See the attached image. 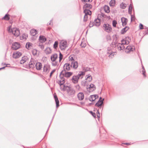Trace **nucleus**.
<instances>
[{"label":"nucleus","instance_id":"obj_39","mask_svg":"<svg viewBox=\"0 0 148 148\" xmlns=\"http://www.w3.org/2000/svg\"><path fill=\"white\" fill-rule=\"evenodd\" d=\"M37 52L38 51L37 50L35 49H33L32 51V53L34 55H36L37 53Z\"/></svg>","mask_w":148,"mask_h":148},{"label":"nucleus","instance_id":"obj_28","mask_svg":"<svg viewBox=\"0 0 148 148\" xmlns=\"http://www.w3.org/2000/svg\"><path fill=\"white\" fill-rule=\"evenodd\" d=\"M129 29L128 27L126 26L124 28H123L121 30V33L122 34H124Z\"/></svg>","mask_w":148,"mask_h":148},{"label":"nucleus","instance_id":"obj_2","mask_svg":"<svg viewBox=\"0 0 148 148\" xmlns=\"http://www.w3.org/2000/svg\"><path fill=\"white\" fill-rule=\"evenodd\" d=\"M58 55L56 53H54L51 55V64L53 66H56L58 65V62L57 61L58 59Z\"/></svg>","mask_w":148,"mask_h":148},{"label":"nucleus","instance_id":"obj_54","mask_svg":"<svg viewBox=\"0 0 148 148\" xmlns=\"http://www.w3.org/2000/svg\"><path fill=\"white\" fill-rule=\"evenodd\" d=\"M94 25H95L94 23V22H90L89 25V26L90 27H92Z\"/></svg>","mask_w":148,"mask_h":148},{"label":"nucleus","instance_id":"obj_45","mask_svg":"<svg viewBox=\"0 0 148 148\" xmlns=\"http://www.w3.org/2000/svg\"><path fill=\"white\" fill-rule=\"evenodd\" d=\"M28 36L27 34H24L23 35V38L24 39H26Z\"/></svg>","mask_w":148,"mask_h":148},{"label":"nucleus","instance_id":"obj_30","mask_svg":"<svg viewBox=\"0 0 148 148\" xmlns=\"http://www.w3.org/2000/svg\"><path fill=\"white\" fill-rule=\"evenodd\" d=\"M45 52L47 54H49L51 53V51L50 48L47 47L46 49Z\"/></svg>","mask_w":148,"mask_h":148},{"label":"nucleus","instance_id":"obj_63","mask_svg":"<svg viewBox=\"0 0 148 148\" xmlns=\"http://www.w3.org/2000/svg\"><path fill=\"white\" fill-rule=\"evenodd\" d=\"M105 16V15L104 14H102V16H103V17H104V16Z\"/></svg>","mask_w":148,"mask_h":148},{"label":"nucleus","instance_id":"obj_19","mask_svg":"<svg viewBox=\"0 0 148 148\" xmlns=\"http://www.w3.org/2000/svg\"><path fill=\"white\" fill-rule=\"evenodd\" d=\"M121 20L122 22V25L123 26H124L126 25L128 22L127 19L126 18L123 17L121 18Z\"/></svg>","mask_w":148,"mask_h":148},{"label":"nucleus","instance_id":"obj_33","mask_svg":"<svg viewBox=\"0 0 148 148\" xmlns=\"http://www.w3.org/2000/svg\"><path fill=\"white\" fill-rule=\"evenodd\" d=\"M64 77H65L64 74V71H62L60 73V79H64L65 80V79L64 78Z\"/></svg>","mask_w":148,"mask_h":148},{"label":"nucleus","instance_id":"obj_25","mask_svg":"<svg viewBox=\"0 0 148 148\" xmlns=\"http://www.w3.org/2000/svg\"><path fill=\"white\" fill-rule=\"evenodd\" d=\"M37 33V31L36 29H32L30 32L31 35L33 36H35Z\"/></svg>","mask_w":148,"mask_h":148},{"label":"nucleus","instance_id":"obj_7","mask_svg":"<svg viewBox=\"0 0 148 148\" xmlns=\"http://www.w3.org/2000/svg\"><path fill=\"white\" fill-rule=\"evenodd\" d=\"M126 48L125 49V52L128 53L130 51H133L135 49V47L134 46H128L126 47Z\"/></svg>","mask_w":148,"mask_h":148},{"label":"nucleus","instance_id":"obj_4","mask_svg":"<svg viewBox=\"0 0 148 148\" xmlns=\"http://www.w3.org/2000/svg\"><path fill=\"white\" fill-rule=\"evenodd\" d=\"M59 46L62 50H64L67 47V42L66 41H62L60 42Z\"/></svg>","mask_w":148,"mask_h":148},{"label":"nucleus","instance_id":"obj_34","mask_svg":"<svg viewBox=\"0 0 148 148\" xmlns=\"http://www.w3.org/2000/svg\"><path fill=\"white\" fill-rule=\"evenodd\" d=\"M74 55H70L69 58V61H71V62L75 61V60H74Z\"/></svg>","mask_w":148,"mask_h":148},{"label":"nucleus","instance_id":"obj_48","mask_svg":"<svg viewBox=\"0 0 148 148\" xmlns=\"http://www.w3.org/2000/svg\"><path fill=\"white\" fill-rule=\"evenodd\" d=\"M88 15L85 14L84 17V21L85 22L87 20Z\"/></svg>","mask_w":148,"mask_h":148},{"label":"nucleus","instance_id":"obj_21","mask_svg":"<svg viewBox=\"0 0 148 148\" xmlns=\"http://www.w3.org/2000/svg\"><path fill=\"white\" fill-rule=\"evenodd\" d=\"M77 97L79 100H82L84 98V94L82 92H79L77 95Z\"/></svg>","mask_w":148,"mask_h":148},{"label":"nucleus","instance_id":"obj_40","mask_svg":"<svg viewBox=\"0 0 148 148\" xmlns=\"http://www.w3.org/2000/svg\"><path fill=\"white\" fill-rule=\"evenodd\" d=\"M112 26L113 27H116V25L117 24V22L116 21L113 20L112 21Z\"/></svg>","mask_w":148,"mask_h":148},{"label":"nucleus","instance_id":"obj_37","mask_svg":"<svg viewBox=\"0 0 148 148\" xmlns=\"http://www.w3.org/2000/svg\"><path fill=\"white\" fill-rule=\"evenodd\" d=\"M140 73H142L143 75L145 77H146L145 73L146 72L145 71L144 68H143L142 69V71H140Z\"/></svg>","mask_w":148,"mask_h":148},{"label":"nucleus","instance_id":"obj_14","mask_svg":"<svg viewBox=\"0 0 148 148\" xmlns=\"http://www.w3.org/2000/svg\"><path fill=\"white\" fill-rule=\"evenodd\" d=\"M98 97L97 95H90L89 97V100L90 101H95L97 98Z\"/></svg>","mask_w":148,"mask_h":148},{"label":"nucleus","instance_id":"obj_61","mask_svg":"<svg viewBox=\"0 0 148 148\" xmlns=\"http://www.w3.org/2000/svg\"><path fill=\"white\" fill-rule=\"evenodd\" d=\"M52 21V20H51L50 21V22L49 23H47V25H51V21Z\"/></svg>","mask_w":148,"mask_h":148},{"label":"nucleus","instance_id":"obj_13","mask_svg":"<svg viewBox=\"0 0 148 148\" xmlns=\"http://www.w3.org/2000/svg\"><path fill=\"white\" fill-rule=\"evenodd\" d=\"M68 93L71 96H73L75 93V91L72 88H69L67 90Z\"/></svg>","mask_w":148,"mask_h":148},{"label":"nucleus","instance_id":"obj_32","mask_svg":"<svg viewBox=\"0 0 148 148\" xmlns=\"http://www.w3.org/2000/svg\"><path fill=\"white\" fill-rule=\"evenodd\" d=\"M129 42L125 39H123L121 41V44L122 45H124L125 46H126V45L128 44Z\"/></svg>","mask_w":148,"mask_h":148},{"label":"nucleus","instance_id":"obj_18","mask_svg":"<svg viewBox=\"0 0 148 148\" xmlns=\"http://www.w3.org/2000/svg\"><path fill=\"white\" fill-rule=\"evenodd\" d=\"M28 60V58L26 56H24L22 58L21 60L20 61V63L21 64H23Z\"/></svg>","mask_w":148,"mask_h":148},{"label":"nucleus","instance_id":"obj_24","mask_svg":"<svg viewBox=\"0 0 148 148\" xmlns=\"http://www.w3.org/2000/svg\"><path fill=\"white\" fill-rule=\"evenodd\" d=\"M84 12L85 14L87 15H90L92 14L91 11L88 9H84Z\"/></svg>","mask_w":148,"mask_h":148},{"label":"nucleus","instance_id":"obj_1","mask_svg":"<svg viewBox=\"0 0 148 148\" xmlns=\"http://www.w3.org/2000/svg\"><path fill=\"white\" fill-rule=\"evenodd\" d=\"M85 74L84 72L81 71L77 75L73 76L71 79L72 82L74 84L77 83L78 79H82Z\"/></svg>","mask_w":148,"mask_h":148},{"label":"nucleus","instance_id":"obj_46","mask_svg":"<svg viewBox=\"0 0 148 148\" xmlns=\"http://www.w3.org/2000/svg\"><path fill=\"white\" fill-rule=\"evenodd\" d=\"M115 46H117V47L119 48V49L120 50V43H119L117 45V43L116 42V43L115 42Z\"/></svg>","mask_w":148,"mask_h":148},{"label":"nucleus","instance_id":"obj_3","mask_svg":"<svg viewBox=\"0 0 148 148\" xmlns=\"http://www.w3.org/2000/svg\"><path fill=\"white\" fill-rule=\"evenodd\" d=\"M103 29L106 32L110 33L112 30L111 26L108 24H104L103 26Z\"/></svg>","mask_w":148,"mask_h":148},{"label":"nucleus","instance_id":"obj_31","mask_svg":"<svg viewBox=\"0 0 148 148\" xmlns=\"http://www.w3.org/2000/svg\"><path fill=\"white\" fill-rule=\"evenodd\" d=\"M103 103V102H100L97 101L95 104V106L99 107V108L101 109Z\"/></svg>","mask_w":148,"mask_h":148},{"label":"nucleus","instance_id":"obj_50","mask_svg":"<svg viewBox=\"0 0 148 148\" xmlns=\"http://www.w3.org/2000/svg\"><path fill=\"white\" fill-rule=\"evenodd\" d=\"M139 27L140 29H143V25L142 24L140 23L139 25Z\"/></svg>","mask_w":148,"mask_h":148},{"label":"nucleus","instance_id":"obj_53","mask_svg":"<svg viewBox=\"0 0 148 148\" xmlns=\"http://www.w3.org/2000/svg\"><path fill=\"white\" fill-rule=\"evenodd\" d=\"M56 69H54L52 70V71L51 72L50 75V77H51L52 74L55 71Z\"/></svg>","mask_w":148,"mask_h":148},{"label":"nucleus","instance_id":"obj_52","mask_svg":"<svg viewBox=\"0 0 148 148\" xmlns=\"http://www.w3.org/2000/svg\"><path fill=\"white\" fill-rule=\"evenodd\" d=\"M126 46H125L124 45L121 44V50H123L124 49Z\"/></svg>","mask_w":148,"mask_h":148},{"label":"nucleus","instance_id":"obj_27","mask_svg":"<svg viewBox=\"0 0 148 148\" xmlns=\"http://www.w3.org/2000/svg\"><path fill=\"white\" fill-rule=\"evenodd\" d=\"M54 99H55L56 104V106L57 108L59 106V101H58V98L56 95H54Z\"/></svg>","mask_w":148,"mask_h":148},{"label":"nucleus","instance_id":"obj_42","mask_svg":"<svg viewBox=\"0 0 148 148\" xmlns=\"http://www.w3.org/2000/svg\"><path fill=\"white\" fill-rule=\"evenodd\" d=\"M31 44L30 42H27L26 43V47L27 49H29V47H30V46H31Z\"/></svg>","mask_w":148,"mask_h":148},{"label":"nucleus","instance_id":"obj_58","mask_svg":"<svg viewBox=\"0 0 148 148\" xmlns=\"http://www.w3.org/2000/svg\"><path fill=\"white\" fill-rule=\"evenodd\" d=\"M80 45L82 47H85L86 46V44L85 43L83 44L82 42V44Z\"/></svg>","mask_w":148,"mask_h":148},{"label":"nucleus","instance_id":"obj_6","mask_svg":"<svg viewBox=\"0 0 148 148\" xmlns=\"http://www.w3.org/2000/svg\"><path fill=\"white\" fill-rule=\"evenodd\" d=\"M36 62L37 61L35 60L32 58L29 63V67L32 69L34 68L35 66Z\"/></svg>","mask_w":148,"mask_h":148},{"label":"nucleus","instance_id":"obj_57","mask_svg":"<svg viewBox=\"0 0 148 148\" xmlns=\"http://www.w3.org/2000/svg\"><path fill=\"white\" fill-rule=\"evenodd\" d=\"M104 100V99H102L101 97H100L99 98V100H98V101L99 102H102L103 103V101Z\"/></svg>","mask_w":148,"mask_h":148},{"label":"nucleus","instance_id":"obj_55","mask_svg":"<svg viewBox=\"0 0 148 148\" xmlns=\"http://www.w3.org/2000/svg\"><path fill=\"white\" fill-rule=\"evenodd\" d=\"M82 1L83 2L86 3L87 2H91L92 1V0H82Z\"/></svg>","mask_w":148,"mask_h":148},{"label":"nucleus","instance_id":"obj_60","mask_svg":"<svg viewBox=\"0 0 148 148\" xmlns=\"http://www.w3.org/2000/svg\"><path fill=\"white\" fill-rule=\"evenodd\" d=\"M123 144L128 145H130L131 144L130 143H123Z\"/></svg>","mask_w":148,"mask_h":148},{"label":"nucleus","instance_id":"obj_8","mask_svg":"<svg viewBox=\"0 0 148 148\" xmlns=\"http://www.w3.org/2000/svg\"><path fill=\"white\" fill-rule=\"evenodd\" d=\"M20 47V44L18 42H14L11 47L12 49L14 50H16Z\"/></svg>","mask_w":148,"mask_h":148},{"label":"nucleus","instance_id":"obj_59","mask_svg":"<svg viewBox=\"0 0 148 148\" xmlns=\"http://www.w3.org/2000/svg\"><path fill=\"white\" fill-rule=\"evenodd\" d=\"M99 109L97 111V116L99 118L100 117V114H99Z\"/></svg>","mask_w":148,"mask_h":148},{"label":"nucleus","instance_id":"obj_64","mask_svg":"<svg viewBox=\"0 0 148 148\" xmlns=\"http://www.w3.org/2000/svg\"><path fill=\"white\" fill-rule=\"evenodd\" d=\"M10 27H9V30H10Z\"/></svg>","mask_w":148,"mask_h":148},{"label":"nucleus","instance_id":"obj_35","mask_svg":"<svg viewBox=\"0 0 148 148\" xmlns=\"http://www.w3.org/2000/svg\"><path fill=\"white\" fill-rule=\"evenodd\" d=\"M115 0H111L110 2V5L111 6H114L115 5Z\"/></svg>","mask_w":148,"mask_h":148},{"label":"nucleus","instance_id":"obj_12","mask_svg":"<svg viewBox=\"0 0 148 148\" xmlns=\"http://www.w3.org/2000/svg\"><path fill=\"white\" fill-rule=\"evenodd\" d=\"M71 68L72 67L75 69H76L78 66V63L75 61L72 62H71Z\"/></svg>","mask_w":148,"mask_h":148},{"label":"nucleus","instance_id":"obj_29","mask_svg":"<svg viewBox=\"0 0 148 148\" xmlns=\"http://www.w3.org/2000/svg\"><path fill=\"white\" fill-rule=\"evenodd\" d=\"M104 9L105 11L107 13L110 12V8L108 6L105 5L104 7Z\"/></svg>","mask_w":148,"mask_h":148},{"label":"nucleus","instance_id":"obj_56","mask_svg":"<svg viewBox=\"0 0 148 148\" xmlns=\"http://www.w3.org/2000/svg\"><path fill=\"white\" fill-rule=\"evenodd\" d=\"M90 113H91V114L94 117H96V114L95 113H94L92 111H90Z\"/></svg>","mask_w":148,"mask_h":148},{"label":"nucleus","instance_id":"obj_62","mask_svg":"<svg viewBox=\"0 0 148 148\" xmlns=\"http://www.w3.org/2000/svg\"><path fill=\"white\" fill-rule=\"evenodd\" d=\"M5 67H2L1 68H0V70L4 69L5 68Z\"/></svg>","mask_w":148,"mask_h":148},{"label":"nucleus","instance_id":"obj_23","mask_svg":"<svg viewBox=\"0 0 148 148\" xmlns=\"http://www.w3.org/2000/svg\"><path fill=\"white\" fill-rule=\"evenodd\" d=\"M64 74L65 77L68 78L73 75V73L72 72L64 71Z\"/></svg>","mask_w":148,"mask_h":148},{"label":"nucleus","instance_id":"obj_44","mask_svg":"<svg viewBox=\"0 0 148 148\" xmlns=\"http://www.w3.org/2000/svg\"><path fill=\"white\" fill-rule=\"evenodd\" d=\"M3 18L7 20H9L10 19V18L9 17V15L6 14L3 17Z\"/></svg>","mask_w":148,"mask_h":148},{"label":"nucleus","instance_id":"obj_38","mask_svg":"<svg viewBox=\"0 0 148 148\" xmlns=\"http://www.w3.org/2000/svg\"><path fill=\"white\" fill-rule=\"evenodd\" d=\"M58 41H55L53 45V47L55 49H56L57 47H58Z\"/></svg>","mask_w":148,"mask_h":148},{"label":"nucleus","instance_id":"obj_11","mask_svg":"<svg viewBox=\"0 0 148 148\" xmlns=\"http://www.w3.org/2000/svg\"><path fill=\"white\" fill-rule=\"evenodd\" d=\"M64 71H68L70 70L71 66L70 63H67L65 64L63 66Z\"/></svg>","mask_w":148,"mask_h":148},{"label":"nucleus","instance_id":"obj_10","mask_svg":"<svg viewBox=\"0 0 148 148\" xmlns=\"http://www.w3.org/2000/svg\"><path fill=\"white\" fill-rule=\"evenodd\" d=\"M50 69V66L47 64H45L43 67V72L46 73H49Z\"/></svg>","mask_w":148,"mask_h":148},{"label":"nucleus","instance_id":"obj_36","mask_svg":"<svg viewBox=\"0 0 148 148\" xmlns=\"http://www.w3.org/2000/svg\"><path fill=\"white\" fill-rule=\"evenodd\" d=\"M127 6L126 4L123 3H122L121 4V8L125 9Z\"/></svg>","mask_w":148,"mask_h":148},{"label":"nucleus","instance_id":"obj_5","mask_svg":"<svg viewBox=\"0 0 148 148\" xmlns=\"http://www.w3.org/2000/svg\"><path fill=\"white\" fill-rule=\"evenodd\" d=\"M65 80L64 79H60L58 81V83L60 86V88L62 90H64L65 86L64 84L65 83Z\"/></svg>","mask_w":148,"mask_h":148},{"label":"nucleus","instance_id":"obj_49","mask_svg":"<svg viewBox=\"0 0 148 148\" xmlns=\"http://www.w3.org/2000/svg\"><path fill=\"white\" fill-rule=\"evenodd\" d=\"M39 46L42 49H44V47L43 44L41 43H39Z\"/></svg>","mask_w":148,"mask_h":148},{"label":"nucleus","instance_id":"obj_20","mask_svg":"<svg viewBox=\"0 0 148 148\" xmlns=\"http://www.w3.org/2000/svg\"><path fill=\"white\" fill-rule=\"evenodd\" d=\"M35 66L37 70H39L42 67V65L41 63L36 62Z\"/></svg>","mask_w":148,"mask_h":148},{"label":"nucleus","instance_id":"obj_26","mask_svg":"<svg viewBox=\"0 0 148 148\" xmlns=\"http://www.w3.org/2000/svg\"><path fill=\"white\" fill-rule=\"evenodd\" d=\"M86 80H87V81L88 82H91L92 79V77L90 74L86 75Z\"/></svg>","mask_w":148,"mask_h":148},{"label":"nucleus","instance_id":"obj_17","mask_svg":"<svg viewBox=\"0 0 148 148\" xmlns=\"http://www.w3.org/2000/svg\"><path fill=\"white\" fill-rule=\"evenodd\" d=\"M100 19L98 18L97 19H95L93 22L94 23L95 25L98 27L99 26L100 24Z\"/></svg>","mask_w":148,"mask_h":148},{"label":"nucleus","instance_id":"obj_47","mask_svg":"<svg viewBox=\"0 0 148 148\" xmlns=\"http://www.w3.org/2000/svg\"><path fill=\"white\" fill-rule=\"evenodd\" d=\"M132 6L131 5H130L129 6V13L131 12H132Z\"/></svg>","mask_w":148,"mask_h":148},{"label":"nucleus","instance_id":"obj_22","mask_svg":"<svg viewBox=\"0 0 148 148\" xmlns=\"http://www.w3.org/2000/svg\"><path fill=\"white\" fill-rule=\"evenodd\" d=\"M92 5L86 3L83 6V9H90L92 8Z\"/></svg>","mask_w":148,"mask_h":148},{"label":"nucleus","instance_id":"obj_16","mask_svg":"<svg viewBox=\"0 0 148 148\" xmlns=\"http://www.w3.org/2000/svg\"><path fill=\"white\" fill-rule=\"evenodd\" d=\"M21 53L19 52H17L16 53H13L12 56L14 58H19L21 55Z\"/></svg>","mask_w":148,"mask_h":148},{"label":"nucleus","instance_id":"obj_43","mask_svg":"<svg viewBox=\"0 0 148 148\" xmlns=\"http://www.w3.org/2000/svg\"><path fill=\"white\" fill-rule=\"evenodd\" d=\"M63 55L60 52L59 53V62H60L62 60V59L63 58Z\"/></svg>","mask_w":148,"mask_h":148},{"label":"nucleus","instance_id":"obj_41","mask_svg":"<svg viewBox=\"0 0 148 148\" xmlns=\"http://www.w3.org/2000/svg\"><path fill=\"white\" fill-rule=\"evenodd\" d=\"M89 88H92L93 90L95 89V86L93 84H91L89 87Z\"/></svg>","mask_w":148,"mask_h":148},{"label":"nucleus","instance_id":"obj_9","mask_svg":"<svg viewBox=\"0 0 148 148\" xmlns=\"http://www.w3.org/2000/svg\"><path fill=\"white\" fill-rule=\"evenodd\" d=\"M11 32L12 34L16 36H18L20 34V32L19 30L16 28H14L11 29Z\"/></svg>","mask_w":148,"mask_h":148},{"label":"nucleus","instance_id":"obj_15","mask_svg":"<svg viewBox=\"0 0 148 148\" xmlns=\"http://www.w3.org/2000/svg\"><path fill=\"white\" fill-rule=\"evenodd\" d=\"M39 40L40 42L43 43L46 41V38L44 36L40 35L39 37Z\"/></svg>","mask_w":148,"mask_h":148},{"label":"nucleus","instance_id":"obj_51","mask_svg":"<svg viewBox=\"0 0 148 148\" xmlns=\"http://www.w3.org/2000/svg\"><path fill=\"white\" fill-rule=\"evenodd\" d=\"M107 53L108 54H110V55L109 56V57H110L112 58V52L111 51H109L108 50V51L107 52Z\"/></svg>","mask_w":148,"mask_h":148}]
</instances>
